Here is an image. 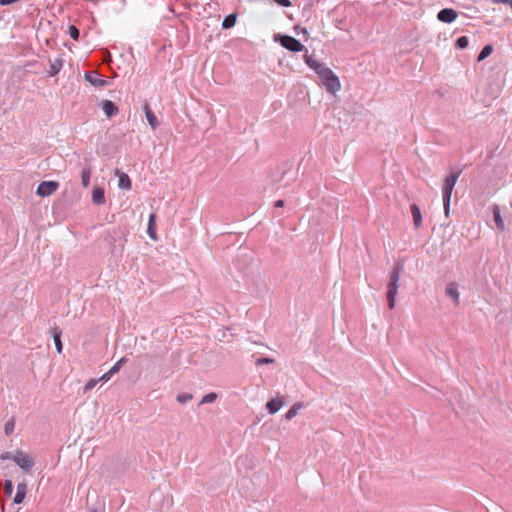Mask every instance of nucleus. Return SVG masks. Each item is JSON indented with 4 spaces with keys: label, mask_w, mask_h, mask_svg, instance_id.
I'll return each mask as SVG.
<instances>
[{
    "label": "nucleus",
    "mask_w": 512,
    "mask_h": 512,
    "mask_svg": "<svg viewBox=\"0 0 512 512\" xmlns=\"http://www.w3.org/2000/svg\"><path fill=\"white\" fill-rule=\"evenodd\" d=\"M317 74L319 75L327 91L335 93L340 90V81L331 69L324 66H318Z\"/></svg>",
    "instance_id": "nucleus-1"
},
{
    "label": "nucleus",
    "mask_w": 512,
    "mask_h": 512,
    "mask_svg": "<svg viewBox=\"0 0 512 512\" xmlns=\"http://www.w3.org/2000/svg\"><path fill=\"white\" fill-rule=\"evenodd\" d=\"M459 175H460V172H453L449 176H447L444 180L442 192H443V205H444V210H445L446 216H448V214H449L452 192H453L455 184L459 178Z\"/></svg>",
    "instance_id": "nucleus-2"
},
{
    "label": "nucleus",
    "mask_w": 512,
    "mask_h": 512,
    "mask_svg": "<svg viewBox=\"0 0 512 512\" xmlns=\"http://www.w3.org/2000/svg\"><path fill=\"white\" fill-rule=\"evenodd\" d=\"M403 270V264L397 263L394 266V269L390 275V283H389V290L387 293V297L389 300V308H394L395 306V295L397 294V288H398V281L400 278V274Z\"/></svg>",
    "instance_id": "nucleus-3"
},
{
    "label": "nucleus",
    "mask_w": 512,
    "mask_h": 512,
    "mask_svg": "<svg viewBox=\"0 0 512 512\" xmlns=\"http://www.w3.org/2000/svg\"><path fill=\"white\" fill-rule=\"evenodd\" d=\"M279 42L284 48L292 52H301L304 49L303 44L292 36H279Z\"/></svg>",
    "instance_id": "nucleus-4"
},
{
    "label": "nucleus",
    "mask_w": 512,
    "mask_h": 512,
    "mask_svg": "<svg viewBox=\"0 0 512 512\" xmlns=\"http://www.w3.org/2000/svg\"><path fill=\"white\" fill-rule=\"evenodd\" d=\"M11 459L22 469L29 470L34 465L32 457L22 451H16Z\"/></svg>",
    "instance_id": "nucleus-5"
},
{
    "label": "nucleus",
    "mask_w": 512,
    "mask_h": 512,
    "mask_svg": "<svg viewBox=\"0 0 512 512\" xmlns=\"http://www.w3.org/2000/svg\"><path fill=\"white\" fill-rule=\"evenodd\" d=\"M58 188L59 183L57 181H43L38 185L36 193L41 197H47L56 192Z\"/></svg>",
    "instance_id": "nucleus-6"
},
{
    "label": "nucleus",
    "mask_w": 512,
    "mask_h": 512,
    "mask_svg": "<svg viewBox=\"0 0 512 512\" xmlns=\"http://www.w3.org/2000/svg\"><path fill=\"white\" fill-rule=\"evenodd\" d=\"M127 361V358L126 357H122L120 360H118L110 369L109 371H107L106 373H104L100 378L99 380L100 381H104V382H107L108 380L111 379V377L118 373L120 368L122 367L123 364H125Z\"/></svg>",
    "instance_id": "nucleus-7"
},
{
    "label": "nucleus",
    "mask_w": 512,
    "mask_h": 512,
    "mask_svg": "<svg viewBox=\"0 0 512 512\" xmlns=\"http://www.w3.org/2000/svg\"><path fill=\"white\" fill-rule=\"evenodd\" d=\"M457 16L458 14L454 9L445 8L438 13L437 18L441 22L451 23L456 20Z\"/></svg>",
    "instance_id": "nucleus-8"
},
{
    "label": "nucleus",
    "mask_w": 512,
    "mask_h": 512,
    "mask_svg": "<svg viewBox=\"0 0 512 512\" xmlns=\"http://www.w3.org/2000/svg\"><path fill=\"white\" fill-rule=\"evenodd\" d=\"M103 112L108 118H111L118 114V107L111 100H104L101 103Z\"/></svg>",
    "instance_id": "nucleus-9"
},
{
    "label": "nucleus",
    "mask_w": 512,
    "mask_h": 512,
    "mask_svg": "<svg viewBox=\"0 0 512 512\" xmlns=\"http://www.w3.org/2000/svg\"><path fill=\"white\" fill-rule=\"evenodd\" d=\"M143 110L145 112V115H146V118H147V121H148L150 127L153 130H155L158 127L159 122H158L156 115L154 114V112L152 111V109L150 108L148 103L144 104Z\"/></svg>",
    "instance_id": "nucleus-10"
},
{
    "label": "nucleus",
    "mask_w": 512,
    "mask_h": 512,
    "mask_svg": "<svg viewBox=\"0 0 512 512\" xmlns=\"http://www.w3.org/2000/svg\"><path fill=\"white\" fill-rule=\"evenodd\" d=\"M26 494H27V484L25 482L18 483L17 492H16V495L14 496L13 502L15 504H21L24 501Z\"/></svg>",
    "instance_id": "nucleus-11"
},
{
    "label": "nucleus",
    "mask_w": 512,
    "mask_h": 512,
    "mask_svg": "<svg viewBox=\"0 0 512 512\" xmlns=\"http://www.w3.org/2000/svg\"><path fill=\"white\" fill-rule=\"evenodd\" d=\"M155 222H156V214L152 213L149 216L147 233H148L149 237L152 240H154V241H156L158 239L157 232H156V223Z\"/></svg>",
    "instance_id": "nucleus-12"
},
{
    "label": "nucleus",
    "mask_w": 512,
    "mask_h": 512,
    "mask_svg": "<svg viewBox=\"0 0 512 512\" xmlns=\"http://www.w3.org/2000/svg\"><path fill=\"white\" fill-rule=\"evenodd\" d=\"M92 201L94 204L102 205L105 203L104 189L101 187H95L92 192Z\"/></svg>",
    "instance_id": "nucleus-13"
},
{
    "label": "nucleus",
    "mask_w": 512,
    "mask_h": 512,
    "mask_svg": "<svg viewBox=\"0 0 512 512\" xmlns=\"http://www.w3.org/2000/svg\"><path fill=\"white\" fill-rule=\"evenodd\" d=\"M283 405L284 401L281 398H277L268 401L266 408L270 414H275Z\"/></svg>",
    "instance_id": "nucleus-14"
},
{
    "label": "nucleus",
    "mask_w": 512,
    "mask_h": 512,
    "mask_svg": "<svg viewBox=\"0 0 512 512\" xmlns=\"http://www.w3.org/2000/svg\"><path fill=\"white\" fill-rule=\"evenodd\" d=\"M410 210L413 217L414 226L416 228H419L422 224V215L420 208L416 204H412Z\"/></svg>",
    "instance_id": "nucleus-15"
},
{
    "label": "nucleus",
    "mask_w": 512,
    "mask_h": 512,
    "mask_svg": "<svg viewBox=\"0 0 512 512\" xmlns=\"http://www.w3.org/2000/svg\"><path fill=\"white\" fill-rule=\"evenodd\" d=\"M116 174L119 176L118 186L121 189L129 190L131 189V179L125 173L117 171Z\"/></svg>",
    "instance_id": "nucleus-16"
},
{
    "label": "nucleus",
    "mask_w": 512,
    "mask_h": 512,
    "mask_svg": "<svg viewBox=\"0 0 512 512\" xmlns=\"http://www.w3.org/2000/svg\"><path fill=\"white\" fill-rule=\"evenodd\" d=\"M446 294L451 297L456 304L459 303V292L455 283H450L446 287Z\"/></svg>",
    "instance_id": "nucleus-17"
},
{
    "label": "nucleus",
    "mask_w": 512,
    "mask_h": 512,
    "mask_svg": "<svg viewBox=\"0 0 512 512\" xmlns=\"http://www.w3.org/2000/svg\"><path fill=\"white\" fill-rule=\"evenodd\" d=\"M85 79L91 83L93 86H97V87H101V86H104L106 81L105 80H102L100 79L98 76H93L92 74L90 73H86L85 74Z\"/></svg>",
    "instance_id": "nucleus-18"
},
{
    "label": "nucleus",
    "mask_w": 512,
    "mask_h": 512,
    "mask_svg": "<svg viewBox=\"0 0 512 512\" xmlns=\"http://www.w3.org/2000/svg\"><path fill=\"white\" fill-rule=\"evenodd\" d=\"M303 407V404L298 402L295 403L285 414V418L287 420L293 419L299 412V410Z\"/></svg>",
    "instance_id": "nucleus-19"
},
{
    "label": "nucleus",
    "mask_w": 512,
    "mask_h": 512,
    "mask_svg": "<svg viewBox=\"0 0 512 512\" xmlns=\"http://www.w3.org/2000/svg\"><path fill=\"white\" fill-rule=\"evenodd\" d=\"M90 178H91V168L85 167L81 173V182H82V186L84 188H87L89 186Z\"/></svg>",
    "instance_id": "nucleus-20"
},
{
    "label": "nucleus",
    "mask_w": 512,
    "mask_h": 512,
    "mask_svg": "<svg viewBox=\"0 0 512 512\" xmlns=\"http://www.w3.org/2000/svg\"><path fill=\"white\" fill-rule=\"evenodd\" d=\"M493 215H494V220H495L497 228L500 230H504V228H505L504 221L501 218L500 210L498 207L494 208Z\"/></svg>",
    "instance_id": "nucleus-21"
},
{
    "label": "nucleus",
    "mask_w": 512,
    "mask_h": 512,
    "mask_svg": "<svg viewBox=\"0 0 512 512\" xmlns=\"http://www.w3.org/2000/svg\"><path fill=\"white\" fill-rule=\"evenodd\" d=\"M53 338H54V342H55V346H56L57 352L61 353L63 345H62V342H61V331L59 329H57V328L54 329Z\"/></svg>",
    "instance_id": "nucleus-22"
},
{
    "label": "nucleus",
    "mask_w": 512,
    "mask_h": 512,
    "mask_svg": "<svg viewBox=\"0 0 512 512\" xmlns=\"http://www.w3.org/2000/svg\"><path fill=\"white\" fill-rule=\"evenodd\" d=\"M493 52V47L491 45H486L480 52V54L478 55V61H483L484 59H486L487 57H489Z\"/></svg>",
    "instance_id": "nucleus-23"
},
{
    "label": "nucleus",
    "mask_w": 512,
    "mask_h": 512,
    "mask_svg": "<svg viewBox=\"0 0 512 512\" xmlns=\"http://www.w3.org/2000/svg\"><path fill=\"white\" fill-rule=\"evenodd\" d=\"M235 22H236V17H235L234 15H228V16L224 19V21H223V23H222V26H223L224 28H230V27H232V26H234V25H235Z\"/></svg>",
    "instance_id": "nucleus-24"
},
{
    "label": "nucleus",
    "mask_w": 512,
    "mask_h": 512,
    "mask_svg": "<svg viewBox=\"0 0 512 512\" xmlns=\"http://www.w3.org/2000/svg\"><path fill=\"white\" fill-rule=\"evenodd\" d=\"M216 398H217L216 393H214V392L208 393L202 398L200 404L212 403L216 400Z\"/></svg>",
    "instance_id": "nucleus-25"
},
{
    "label": "nucleus",
    "mask_w": 512,
    "mask_h": 512,
    "mask_svg": "<svg viewBox=\"0 0 512 512\" xmlns=\"http://www.w3.org/2000/svg\"><path fill=\"white\" fill-rule=\"evenodd\" d=\"M469 40L466 36H461L456 41V46L460 49H464L468 46Z\"/></svg>",
    "instance_id": "nucleus-26"
},
{
    "label": "nucleus",
    "mask_w": 512,
    "mask_h": 512,
    "mask_svg": "<svg viewBox=\"0 0 512 512\" xmlns=\"http://www.w3.org/2000/svg\"><path fill=\"white\" fill-rule=\"evenodd\" d=\"M4 493L10 497L13 493V484L11 480H5L4 482Z\"/></svg>",
    "instance_id": "nucleus-27"
},
{
    "label": "nucleus",
    "mask_w": 512,
    "mask_h": 512,
    "mask_svg": "<svg viewBox=\"0 0 512 512\" xmlns=\"http://www.w3.org/2000/svg\"><path fill=\"white\" fill-rule=\"evenodd\" d=\"M68 34L74 40H78V38H79V30L74 25L69 26Z\"/></svg>",
    "instance_id": "nucleus-28"
},
{
    "label": "nucleus",
    "mask_w": 512,
    "mask_h": 512,
    "mask_svg": "<svg viewBox=\"0 0 512 512\" xmlns=\"http://www.w3.org/2000/svg\"><path fill=\"white\" fill-rule=\"evenodd\" d=\"M14 427H15V421L13 419L9 420L8 422H6L5 426H4V432L6 435H9L13 432L14 430Z\"/></svg>",
    "instance_id": "nucleus-29"
},
{
    "label": "nucleus",
    "mask_w": 512,
    "mask_h": 512,
    "mask_svg": "<svg viewBox=\"0 0 512 512\" xmlns=\"http://www.w3.org/2000/svg\"><path fill=\"white\" fill-rule=\"evenodd\" d=\"M193 398L192 394H188V393H184V394H179L177 396V401L179 403H187L188 401H190L191 399Z\"/></svg>",
    "instance_id": "nucleus-30"
},
{
    "label": "nucleus",
    "mask_w": 512,
    "mask_h": 512,
    "mask_svg": "<svg viewBox=\"0 0 512 512\" xmlns=\"http://www.w3.org/2000/svg\"><path fill=\"white\" fill-rule=\"evenodd\" d=\"M100 380L99 379H90L84 386V391L87 392L89 390H91L92 388H94L96 386V384L99 382Z\"/></svg>",
    "instance_id": "nucleus-31"
},
{
    "label": "nucleus",
    "mask_w": 512,
    "mask_h": 512,
    "mask_svg": "<svg viewBox=\"0 0 512 512\" xmlns=\"http://www.w3.org/2000/svg\"><path fill=\"white\" fill-rule=\"evenodd\" d=\"M273 362H274V359L263 357V358H259L256 361V365L259 366V365L269 364V363H273Z\"/></svg>",
    "instance_id": "nucleus-32"
},
{
    "label": "nucleus",
    "mask_w": 512,
    "mask_h": 512,
    "mask_svg": "<svg viewBox=\"0 0 512 512\" xmlns=\"http://www.w3.org/2000/svg\"><path fill=\"white\" fill-rule=\"evenodd\" d=\"M61 69V64L57 65V64H52L51 65V68H50V75L51 76H54L56 75Z\"/></svg>",
    "instance_id": "nucleus-33"
},
{
    "label": "nucleus",
    "mask_w": 512,
    "mask_h": 512,
    "mask_svg": "<svg viewBox=\"0 0 512 512\" xmlns=\"http://www.w3.org/2000/svg\"><path fill=\"white\" fill-rule=\"evenodd\" d=\"M277 4L283 6V7H289L291 6L290 0H274Z\"/></svg>",
    "instance_id": "nucleus-34"
},
{
    "label": "nucleus",
    "mask_w": 512,
    "mask_h": 512,
    "mask_svg": "<svg viewBox=\"0 0 512 512\" xmlns=\"http://www.w3.org/2000/svg\"><path fill=\"white\" fill-rule=\"evenodd\" d=\"M307 64L311 67V68H314L316 71H317V67L318 66H322L321 64H318L317 62L313 61V62H310V61H307Z\"/></svg>",
    "instance_id": "nucleus-35"
},
{
    "label": "nucleus",
    "mask_w": 512,
    "mask_h": 512,
    "mask_svg": "<svg viewBox=\"0 0 512 512\" xmlns=\"http://www.w3.org/2000/svg\"><path fill=\"white\" fill-rule=\"evenodd\" d=\"M11 457H12V455H10V453H9V452H6V453H3V454H1V455H0V458H1L2 460H5V459H11Z\"/></svg>",
    "instance_id": "nucleus-36"
},
{
    "label": "nucleus",
    "mask_w": 512,
    "mask_h": 512,
    "mask_svg": "<svg viewBox=\"0 0 512 512\" xmlns=\"http://www.w3.org/2000/svg\"><path fill=\"white\" fill-rule=\"evenodd\" d=\"M498 3L509 4L512 9V0H497Z\"/></svg>",
    "instance_id": "nucleus-37"
},
{
    "label": "nucleus",
    "mask_w": 512,
    "mask_h": 512,
    "mask_svg": "<svg viewBox=\"0 0 512 512\" xmlns=\"http://www.w3.org/2000/svg\"><path fill=\"white\" fill-rule=\"evenodd\" d=\"M284 201L283 200H277L275 202V207H283L284 206Z\"/></svg>",
    "instance_id": "nucleus-38"
}]
</instances>
